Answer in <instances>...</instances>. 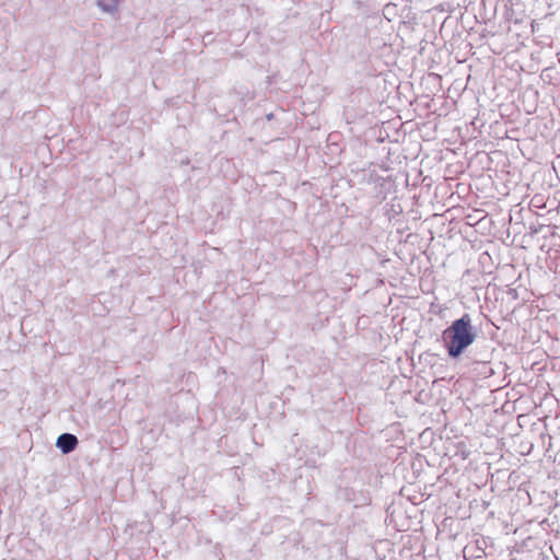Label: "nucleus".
<instances>
[{"instance_id":"3","label":"nucleus","mask_w":560,"mask_h":560,"mask_svg":"<svg viewBox=\"0 0 560 560\" xmlns=\"http://www.w3.org/2000/svg\"><path fill=\"white\" fill-rule=\"evenodd\" d=\"M121 0H96L97 7L109 14H114L118 10Z\"/></svg>"},{"instance_id":"2","label":"nucleus","mask_w":560,"mask_h":560,"mask_svg":"<svg viewBox=\"0 0 560 560\" xmlns=\"http://www.w3.org/2000/svg\"><path fill=\"white\" fill-rule=\"evenodd\" d=\"M78 439L71 433H62L57 438L56 446L62 454H69L78 446Z\"/></svg>"},{"instance_id":"1","label":"nucleus","mask_w":560,"mask_h":560,"mask_svg":"<svg viewBox=\"0 0 560 560\" xmlns=\"http://www.w3.org/2000/svg\"><path fill=\"white\" fill-rule=\"evenodd\" d=\"M442 338L445 342L447 355L452 359L459 358L477 338V330L472 326L470 314L465 313L462 317L455 319L443 330Z\"/></svg>"}]
</instances>
